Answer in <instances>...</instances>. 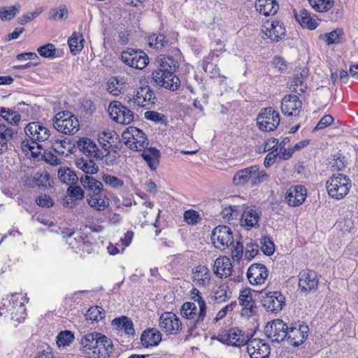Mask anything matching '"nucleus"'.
Returning <instances> with one entry per match:
<instances>
[{
    "instance_id": "c85d7f7f",
    "label": "nucleus",
    "mask_w": 358,
    "mask_h": 358,
    "mask_svg": "<svg viewBox=\"0 0 358 358\" xmlns=\"http://www.w3.org/2000/svg\"><path fill=\"white\" fill-rule=\"evenodd\" d=\"M192 281L197 286H206L209 284L210 275L208 268L204 265H199L192 270Z\"/></svg>"
},
{
    "instance_id": "680f3d73",
    "label": "nucleus",
    "mask_w": 358,
    "mask_h": 358,
    "mask_svg": "<svg viewBox=\"0 0 358 358\" xmlns=\"http://www.w3.org/2000/svg\"><path fill=\"white\" fill-rule=\"evenodd\" d=\"M38 54L45 58H55L57 57V49L52 43H48L41 46L37 50Z\"/></svg>"
},
{
    "instance_id": "9d476101",
    "label": "nucleus",
    "mask_w": 358,
    "mask_h": 358,
    "mask_svg": "<svg viewBox=\"0 0 358 358\" xmlns=\"http://www.w3.org/2000/svg\"><path fill=\"white\" fill-rule=\"evenodd\" d=\"M27 138L30 142L41 143L48 140L50 136V130L39 122L29 123L24 127Z\"/></svg>"
},
{
    "instance_id": "37998d69",
    "label": "nucleus",
    "mask_w": 358,
    "mask_h": 358,
    "mask_svg": "<svg viewBox=\"0 0 358 358\" xmlns=\"http://www.w3.org/2000/svg\"><path fill=\"white\" fill-rule=\"evenodd\" d=\"M83 38L80 34L74 32L68 40V45L71 52L76 55L83 48Z\"/></svg>"
},
{
    "instance_id": "7ed1b4c3",
    "label": "nucleus",
    "mask_w": 358,
    "mask_h": 358,
    "mask_svg": "<svg viewBox=\"0 0 358 358\" xmlns=\"http://www.w3.org/2000/svg\"><path fill=\"white\" fill-rule=\"evenodd\" d=\"M351 186L350 178L342 173L334 174L326 182L328 194L337 200L344 198L349 193Z\"/></svg>"
},
{
    "instance_id": "3c124183",
    "label": "nucleus",
    "mask_w": 358,
    "mask_h": 358,
    "mask_svg": "<svg viewBox=\"0 0 358 358\" xmlns=\"http://www.w3.org/2000/svg\"><path fill=\"white\" fill-rule=\"evenodd\" d=\"M22 148L24 152H30L31 155L34 157H38L41 154L42 150V145L41 143L30 142L28 139H24L22 142Z\"/></svg>"
},
{
    "instance_id": "f704fd0d",
    "label": "nucleus",
    "mask_w": 358,
    "mask_h": 358,
    "mask_svg": "<svg viewBox=\"0 0 358 358\" xmlns=\"http://www.w3.org/2000/svg\"><path fill=\"white\" fill-rule=\"evenodd\" d=\"M142 157L147 162L148 165L151 170H156L159 164V158L160 157V152L155 148H145L142 150Z\"/></svg>"
},
{
    "instance_id": "09e8293b",
    "label": "nucleus",
    "mask_w": 358,
    "mask_h": 358,
    "mask_svg": "<svg viewBox=\"0 0 358 358\" xmlns=\"http://www.w3.org/2000/svg\"><path fill=\"white\" fill-rule=\"evenodd\" d=\"M104 184L113 189H119L124 186V180L108 173H103L101 178Z\"/></svg>"
},
{
    "instance_id": "2eb2a0df",
    "label": "nucleus",
    "mask_w": 358,
    "mask_h": 358,
    "mask_svg": "<svg viewBox=\"0 0 358 358\" xmlns=\"http://www.w3.org/2000/svg\"><path fill=\"white\" fill-rule=\"evenodd\" d=\"M247 351L251 358H268L271 349L268 343L262 339H248L247 343Z\"/></svg>"
},
{
    "instance_id": "b1692460",
    "label": "nucleus",
    "mask_w": 358,
    "mask_h": 358,
    "mask_svg": "<svg viewBox=\"0 0 358 358\" xmlns=\"http://www.w3.org/2000/svg\"><path fill=\"white\" fill-rule=\"evenodd\" d=\"M319 280L316 273L312 270H305L299 274V285L302 290L308 292L317 288Z\"/></svg>"
},
{
    "instance_id": "5fc2aeb1",
    "label": "nucleus",
    "mask_w": 358,
    "mask_h": 358,
    "mask_svg": "<svg viewBox=\"0 0 358 358\" xmlns=\"http://www.w3.org/2000/svg\"><path fill=\"white\" fill-rule=\"evenodd\" d=\"M143 206L145 208H150V211H148L147 210H144L143 211V215L144 218L145 219V222H152L153 221H156L157 219L159 217L160 210H154V204L151 201H145L143 203Z\"/></svg>"
},
{
    "instance_id": "4d7b16f0",
    "label": "nucleus",
    "mask_w": 358,
    "mask_h": 358,
    "mask_svg": "<svg viewBox=\"0 0 358 358\" xmlns=\"http://www.w3.org/2000/svg\"><path fill=\"white\" fill-rule=\"evenodd\" d=\"M104 316L105 312L100 306L90 307L85 314L86 320L96 322L101 320Z\"/></svg>"
},
{
    "instance_id": "4be33fe9",
    "label": "nucleus",
    "mask_w": 358,
    "mask_h": 358,
    "mask_svg": "<svg viewBox=\"0 0 358 358\" xmlns=\"http://www.w3.org/2000/svg\"><path fill=\"white\" fill-rule=\"evenodd\" d=\"M86 200L91 208L98 211L104 210L110 204L109 199L103 192V190L90 193L87 195Z\"/></svg>"
},
{
    "instance_id": "e2e57ef3",
    "label": "nucleus",
    "mask_w": 358,
    "mask_h": 358,
    "mask_svg": "<svg viewBox=\"0 0 358 358\" xmlns=\"http://www.w3.org/2000/svg\"><path fill=\"white\" fill-rule=\"evenodd\" d=\"M20 6H9L0 8V18L2 20H10L19 13Z\"/></svg>"
},
{
    "instance_id": "864d4df0",
    "label": "nucleus",
    "mask_w": 358,
    "mask_h": 358,
    "mask_svg": "<svg viewBox=\"0 0 358 358\" xmlns=\"http://www.w3.org/2000/svg\"><path fill=\"white\" fill-rule=\"evenodd\" d=\"M148 43L150 47L162 49L168 44V40L163 34H152L148 36Z\"/></svg>"
},
{
    "instance_id": "338daca9",
    "label": "nucleus",
    "mask_w": 358,
    "mask_h": 358,
    "mask_svg": "<svg viewBox=\"0 0 358 358\" xmlns=\"http://www.w3.org/2000/svg\"><path fill=\"white\" fill-rule=\"evenodd\" d=\"M67 13L68 11L65 7L52 8L49 13V19L52 20H61Z\"/></svg>"
},
{
    "instance_id": "9b49d317",
    "label": "nucleus",
    "mask_w": 358,
    "mask_h": 358,
    "mask_svg": "<svg viewBox=\"0 0 358 358\" xmlns=\"http://www.w3.org/2000/svg\"><path fill=\"white\" fill-rule=\"evenodd\" d=\"M288 326L282 320L277 319L268 323L264 329L266 335L272 342L280 343L286 338Z\"/></svg>"
},
{
    "instance_id": "69168bd1",
    "label": "nucleus",
    "mask_w": 358,
    "mask_h": 358,
    "mask_svg": "<svg viewBox=\"0 0 358 358\" xmlns=\"http://www.w3.org/2000/svg\"><path fill=\"white\" fill-rule=\"evenodd\" d=\"M66 192L71 198L76 200H82L85 197V192L79 186H69Z\"/></svg>"
},
{
    "instance_id": "6ab92c4d",
    "label": "nucleus",
    "mask_w": 358,
    "mask_h": 358,
    "mask_svg": "<svg viewBox=\"0 0 358 358\" xmlns=\"http://www.w3.org/2000/svg\"><path fill=\"white\" fill-rule=\"evenodd\" d=\"M211 241L214 245L220 243L222 246H231L234 243L231 231L224 225H219L213 230Z\"/></svg>"
},
{
    "instance_id": "4c0bfd02",
    "label": "nucleus",
    "mask_w": 358,
    "mask_h": 358,
    "mask_svg": "<svg viewBox=\"0 0 358 358\" xmlns=\"http://www.w3.org/2000/svg\"><path fill=\"white\" fill-rule=\"evenodd\" d=\"M80 181L82 186L87 191L91 192V193L103 190V185L102 182L90 176L86 175L84 177H81Z\"/></svg>"
},
{
    "instance_id": "79ce46f5",
    "label": "nucleus",
    "mask_w": 358,
    "mask_h": 358,
    "mask_svg": "<svg viewBox=\"0 0 358 358\" xmlns=\"http://www.w3.org/2000/svg\"><path fill=\"white\" fill-rule=\"evenodd\" d=\"M76 166L86 174H95L99 167L92 159L81 158L76 161Z\"/></svg>"
},
{
    "instance_id": "a18cd8bd",
    "label": "nucleus",
    "mask_w": 358,
    "mask_h": 358,
    "mask_svg": "<svg viewBox=\"0 0 358 358\" xmlns=\"http://www.w3.org/2000/svg\"><path fill=\"white\" fill-rule=\"evenodd\" d=\"M0 115L12 125H17L21 120V116L17 112L4 107H0Z\"/></svg>"
},
{
    "instance_id": "ddd939ff",
    "label": "nucleus",
    "mask_w": 358,
    "mask_h": 358,
    "mask_svg": "<svg viewBox=\"0 0 358 358\" xmlns=\"http://www.w3.org/2000/svg\"><path fill=\"white\" fill-rule=\"evenodd\" d=\"M309 328L304 324H295L288 327L286 338L293 346L301 345L308 336Z\"/></svg>"
},
{
    "instance_id": "58836bf2",
    "label": "nucleus",
    "mask_w": 358,
    "mask_h": 358,
    "mask_svg": "<svg viewBox=\"0 0 358 358\" xmlns=\"http://www.w3.org/2000/svg\"><path fill=\"white\" fill-rule=\"evenodd\" d=\"M58 178L61 182L69 185L76 184L78 178L73 171L68 167H60L57 171Z\"/></svg>"
},
{
    "instance_id": "49530a36",
    "label": "nucleus",
    "mask_w": 358,
    "mask_h": 358,
    "mask_svg": "<svg viewBox=\"0 0 358 358\" xmlns=\"http://www.w3.org/2000/svg\"><path fill=\"white\" fill-rule=\"evenodd\" d=\"M52 148L59 155H68L71 150V143L66 138L63 140L56 139L52 142Z\"/></svg>"
},
{
    "instance_id": "7c9ffc66",
    "label": "nucleus",
    "mask_w": 358,
    "mask_h": 358,
    "mask_svg": "<svg viewBox=\"0 0 358 358\" xmlns=\"http://www.w3.org/2000/svg\"><path fill=\"white\" fill-rule=\"evenodd\" d=\"M256 10L265 16L274 15L279 9L277 0H256Z\"/></svg>"
},
{
    "instance_id": "aec40b11",
    "label": "nucleus",
    "mask_w": 358,
    "mask_h": 358,
    "mask_svg": "<svg viewBox=\"0 0 358 358\" xmlns=\"http://www.w3.org/2000/svg\"><path fill=\"white\" fill-rule=\"evenodd\" d=\"M100 339H103L105 343H107V337L99 332L90 333L82 338L81 350L86 358H90V352H93V350L96 349L95 346Z\"/></svg>"
},
{
    "instance_id": "1a4fd4ad",
    "label": "nucleus",
    "mask_w": 358,
    "mask_h": 358,
    "mask_svg": "<svg viewBox=\"0 0 358 358\" xmlns=\"http://www.w3.org/2000/svg\"><path fill=\"white\" fill-rule=\"evenodd\" d=\"M218 340L226 345L240 347L245 345L248 341V336L239 329L231 328L220 333Z\"/></svg>"
},
{
    "instance_id": "13d9d810",
    "label": "nucleus",
    "mask_w": 358,
    "mask_h": 358,
    "mask_svg": "<svg viewBox=\"0 0 358 358\" xmlns=\"http://www.w3.org/2000/svg\"><path fill=\"white\" fill-rule=\"evenodd\" d=\"M290 89L292 92L296 93L298 95H301L306 91V86L303 83L302 74H296L292 80V83L290 86Z\"/></svg>"
},
{
    "instance_id": "a211bd4d",
    "label": "nucleus",
    "mask_w": 358,
    "mask_h": 358,
    "mask_svg": "<svg viewBox=\"0 0 358 358\" xmlns=\"http://www.w3.org/2000/svg\"><path fill=\"white\" fill-rule=\"evenodd\" d=\"M281 111L288 116H297L302 108V102L297 95H286L281 101Z\"/></svg>"
},
{
    "instance_id": "a878e982",
    "label": "nucleus",
    "mask_w": 358,
    "mask_h": 358,
    "mask_svg": "<svg viewBox=\"0 0 358 358\" xmlns=\"http://www.w3.org/2000/svg\"><path fill=\"white\" fill-rule=\"evenodd\" d=\"M93 352H90V358H106V357H115V355L113 354V345L110 339L107 337V343L103 339L98 341Z\"/></svg>"
},
{
    "instance_id": "774afa93",
    "label": "nucleus",
    "mask_w": 358,
    "mask_h": 358,
    "mask_svg": "<svg viewBox=\"0 0 358 358\" xmlns=\"http://www.w3.org/2000/svg\"><path fill=\"white\" fill-rule=\"evenodd\" d=\"M36 358H55L52 349L48 345L41 346L36 354Z\"/></svg>"
},
{
    "instance_id": "0e129e2a",
    "label": "nucleus",
    "mask_w": 358,
    "mask_h": 358,
    "mask_svg": "<svg viewBox=\"0 0 358 358\" xmlns=\"http://www.w3.org/2000/svg\"><path fill=\"white\" fill-rule=\"evenodd\" d=\"M341 33V30L336 29L329 33L320 34L319 38L324 41L328 45H331L338 41V37Z\"/></svg>"
},
{
    "instance_id": "6e6d98bb",
    "label": "nucleus",
    "mask_w": 358,
    "mask_h": 358,
    "mask_svg": "<svg viewBox=\"0 0 358 358\" xmlns=\"http://www.w3.org/2000/svg\"><path fill=\"white\" fill-rule=\"evenodd\" d=\"M241 213V207L238 206H229L224 208L222 211V216L228 221L236 220Z\"/></svg>"
},
{
    "instance_id": "de8ad7c7",
    "label": "nucleus",
    "mask_w": 358,
    "mask_h": 358,
    "mask_svg": "<svg viewBox=\"0 0 358 358\" xmlns=\"http://www.w3.org/2000/svg\"><path fill=\"white\" fill-rule=\"evenodd\" d=\"M33 186L46 188L50 186V175L46 171L36 172L33 178Z\"/></svg>"
},
{
    "instance_id": "c756f323",
    "label": "nucleus",
    "mask_w": 358,
    "mask_h": 358,
    "mask_svg": "<svg viewBox=\"0 0 358 358\" xmlns=\"http://www.w3.org/2000/svg\"><path fill=\"white\" fill-rule=\"evenodd\" d=\"M156 62L158 64V69L155 70L152 73H168L169 71H176L178 67V62L176 61L172 57L166 56L165 55H160L156 59Z\"/></svg>"
},
{
    "instance_id": "473e14b6",
    "label": "nucleus",
    "mask_w": 358,
    "mask_h": 358,
    "mask_svg": "<svg viewBox=\"0 0 358 358\" xmlns=\"http://www.w3.org/2000/svg\"><path fill=\"white\" fill-rule=\"evenodd\" d=\"M112 325L120 332H124L125 334L130 336L134 334V324L130 318L126 316L115 318L112 321Z\"/></svg>"
},
{
    "instance_id": "e433bc0d",
    "label": "nucleus",
    "mask_w": 358,
    "mask_h": 358,
    "mask_svg": "<svg viewBox=\"0 0 358 358\" xmlns=\"http://www.w3.org/2000/svg\"><path fill=\"white\" fill-rule=\"evenodd\" d=\"M16 131L10 127L0 124V154L7 150V143L13 139Z\"/></svg>"
},
{
    "instance_id": "393cba45",
    "label": "nucleus",
    "mask_w": 358,
    "mask_h": 358,
    "mask_svg": "<svg viewBox=\"0 0 358 358\" xmlns=\"http://www.w3.org/2000/svg\"><path fill=\"white\" fill-rule=\"evenodd\" d=\"M232 271L233 266L229 257H220L215 259L213 273L217 277L227 278L231 275Z\"/></svg>"
},
{
    "instance_id": "603ef678",
    "label": "nucleus",
    "mask_w": 358,
    "mask_h": 358,
    "mask_svg": "<svg viewBox=\"0 0 358 358\" xmlns=\"http://www.w3.org/2000/svg\"><path fill=\"white\" fill-rule=\"evenodd\" d=\"M231 296V292L229 291L227 285H221L214 291V299L217 303L224 302Z\"/></svg>"
},
{
    "instance_id": "f257e3e1",
    "label": "nucleus",
    "mask_w": 358,
    "mask_h": 358,
    "mask_svg": "<svg viewBox=\"0 0 358 358\" xmlns=\"http://www.w3.org/2000/svg\"><path fill=\"white\" fill-rule=\"evenodd\" d=\"M196 295L194 296V302H186L182 304L180 308V314L189 320L192 325L190 331L199 326L206 315V305L205 301L201 296V293L196 289Z\"/></svg>"
},
{
    "instance_id": "c9c22d12",
    "label": "nucleus",
    "mask_w": 358,
    "mask_h": 358,
    "mask_svg": "<svg viewBox=\"0 0 358 358\" xmlns=\"http://www.w3.org/2000/svg\"><path fill=\"white\" fill-rule=\"evenodd\" d=\"M259 219V216L255 210H247L241 215V224L249 230L257 224Z\"/></svg>"
},
{
    "instance_id": "f8f14e48",
    "label": "nucleus",
    "mask_w": 358,
    "mask_h": 358,
    "mask_svg": "<svg viewBox=\"0 0 358 358\" xmlns=\"http://www.w3.org/2000/svg\"><path fill=\"white\" fill-rule=\"evenodd\" d=\"M174 73L175 71L152 73V79L157 85L171 91H176L180 86V80Z\"/></svg>"
},
{
    "instance_id": "bf43d9fd",
    "label": "nucleus",
    "mask_w": 358,
    "mask_h": 358,
    "mask_svg": "<svg viewBox=\"0 0 358 358\" xmlns=\"http://www.w3.org/2000/svg\"><path fill=\"white\" fill-rule=\"evenodd\" d=\"M74 338L73 334L70 331H61L57 337V344L59 347L69 345Z\"/></svg>"
},
{
    "instance_id": "052dcab7",
    "label": "nucleus",
    "mask_w": 358,
    "mask_h": 358,
    "mask_svg": "<svg viewBox=\"0 0 358 358\" xmlns=\"http://www.w3.org/2000/svg\"><path fill=\"white\" fill-rule=\"evenodd\" d=\"M344 159L345 157H342L341 154H336L330 158L329 164L333 171H341L345 166Z\"/></svg>"
},
{
    "instance_id": "8fccbe9b",
    "label": "nucleus",
    "mask_w": 358,
    "mask_h": 358,
    "mask_svg": "<svg viewBox=\"0 0 358 358\" xmlns=\"http://www.w3.org/2000/svg\"><path fill=\"white\" fill-rule=\"evenodd\" d=\"M310 6L317 12L324 13L329 10L333 5L334 0H308Z\"/></svg>"
},
{
    "instance_id": "72a5a7b5",
    "label": "nucleus",
    "mask_w": 358,
    "mask_h": 358,
    "mask_svg": "<svg viewBox=\"0 0 358 358\" xmlns=\"http://www.w3.org/2000/svg\"><path fill=\"white\" fill-rule=\"evenodd\" d=\"M141 340L142 345L146 348L156 346L162 341V334L157 329H149L143 332Z\"/></svg>"
},
{
    "instance_id": "412c9836",
    "label": "nucleus",
    "mask_w": 358,
    "mask_h": 358,
    "mask_svg": "<svg viewBox=\"0 0 358 358\" xmlns=\"http://www.w3.org/2000/svg\"><path fill=\"white\" fill-rule=\"evenodd\" d=\"M262 32L272 41L278 42L285 34V27L279 21L267 20L262 26Z\"/></svg>"
},
{
    "instance_id": "f3484780",
    "label": "nucleus",
    "mask_w": 358,
    "mask_h": 358,
    "mask_svg": "<svg viewBox=\"0 0 358 358\" xmlns=\"http://www.w3.org/2000/svg\"><path fill=\"white\" fill-rule=\"evenodd\" d=\"M268 276L266 266L262 264H252L247 271V278L252 285H263Z\"/></svg>"
},
{
    "instance_id": "4468645a",
    "label": "nucleus",
    "mask_w": 358,
    "mask_h": 358,
    "mask_svg": "<svg viewBox=\"0 0 358 358\" xmlns=\"http://www.w3.org/2000/svg\"><path fill=\"white\" fill-rule=\"evenodd\" d=\"M133 99L135 104L148 109L153 108L157 100L153 91L148 85L139 87Z\"/></svg>"
},
{
    "instance_id": "20e7f679",
    "label": "nucleus",
    "mask_w": 358,
    "mask_h": 358,
    "mask_svg": "<svg viewBox=\"0 0 358 358\" xmlns=\"http://www.w3.org/2000/svg\"><path fill=\"white\" fill-rule=\"evenodd\" d=\"M124 143L131 150L142 151L148 145L147 137L142 130L129 127L122 134Z\"/></svg>"
},
{
    "instance_id": "f03ea898",
    "label": "nucleus",
    "mask_w": 358,
    "mask_h": 358,
    "mask_svg": "<svg viewBox=\"0 0 358 358\" xmlns=\"http://www.w3.org/2000/svg\"><path fill=\"white\" fill-rule=\"evenodd\" d=\"M268 175L258 166L250 167L238 171L234 176L233 182L235 185H244L248 182L251 187H255L265 182Z\"/></svg>"
},
{
    "instance_id": "2f4dec72",
    "label": "nucleus",
    "mask_w": 358,
    "mask_h": 358,
    "mask_svg": "<svg viewBox=\"0 0 358 358\" xmlns=\"http://www.w3.org/2000/svg\"><path fill=\"white\" fill-rule=\"evenodd\" d=\"M294 17L303 28L313 30L319 25L317 20L313 18L306 9H301L299 12L294 10Z\"/></svg>"
},
{
    "instance_id": "ea45409f",
    "label": "nucleus",
    "mask_w": 358,
    "mask_h": 358,
    "mask_svg": "<svg viewBox=\"0 0 358 358\" xmlns=\"http://www.w3.org/2000/svg\"><path fill=\"white\" fill-rule=\"evenodd\" d=\"M118 135L114 130L104 131L99 134V141L102 145L103 148L108 150L113 143H115Z\"/></svg>"
},
{
    "instance_id": "cd10ccee",
    "label": "nucleus",
    "mask_w": 358,
    "mask_h": 358,
    "mask_svg": "<svg viewBox=\"0 0 358 358\" xmlns=\"http://www.w3.org/2000/svg\"><path fill=\"white\" fill-rule=\"evenodd\" d=\"M78 148L88 157L99 159L103 157V153L99 150L96 144L90 138H83L78 142Z\"/></svg>"
},
{
    "instance_id": "5701e85b",
    "label": "nucleus",
    "mask_w": 358,
    "mask_h": 358,
    "mask_svg": "<svg viewBox=\"0 0 358 358\" xmlns=\"http://www.w3.org/2000/svg\"><path fill=\"white\" fill-rule=\"evenodd\" d=\"M240 304L243 307L241 315L245 317H250L256 312V304L253 300L250 289H245L240 292L238 296Z\"/></svg>"
},
{
    "instance_id": "39448f33",
    "label": "nucleus",
    "mask_w": 358,
    "mask_h": 358,
    "mask_svg": "<svg viewBox=\"0 0 358 358\" xmlns=\"http://www.w3.org/2000/svg\"><path fill=\"white\" fill-rule=\"evenodd\" d=\"M53 125L58 131L65 134L76 133L80 127L77 117L67 111L58 113L55 116Z\"/></svg>"
},
{
    "instance_id": "423d86ee",
    "label": "nucleus",
    "mask_w": 358,
    "mask_h": 358,
    "mask_svg": "<svg viewBox=\"0 0 358 358\" xmlns=\"http://www.w3.org/2000/svg\"><path fill=\"white\" fill-rule=\"evenodd\" d=\"M280 122L279 113L271 107L262 109L257 117V124L263 131H274Z\"/></svg>"
},
{
    "instance_id": "dca6fc26",
    "label": "nucleus",
    "mask_w": 358,
    "mask_h": 358,
    "mask_svg": "<svg viewBox=\"0 0 358 358\" xmlns=\"http://www.w3.org/2000/svg\"><path fill=\"white\" fill-rule=\"evenodd\" d=\"M262 303L268 312L278 313L285 305V297L280 292H270L263 296Z\"/></svg>"
},
{
    "instance_id": "c03bdc74",
    "label": "nucleus",
    "mask_w": 358,
    "mask_h": 358,
    "mask_svg": "<svg viewBox=\"0 0 358 358\" xmlns=\"http://www.w3.org/2000/svg\"><path fill=\"white\" fill-rule=\"evenodd\" d=\"M132 58V61L129 64V66L132 68L143 69L145 68L148 64V57L143 51L136 50Z\"/></svg>"
},
{
    "instance_id": "0eeeda50",
    "label": "nucleus",
    "mask_w": 358,
    "mask_h": 358,
    "mask_svg": "<svg viewBox=\"0 0 358 358\" xmlns=\"http://www.w3.org/2000/svg\"><path fill=\"white\" fill-rule=\"evenodd\" d=\"M108 112L110 117L120 124H129L134 119V113L119 101L110 102Z\"/></svg>"
},
{
    "instance_id": "6e6552de",
    "label": "nucleus",
    "mask_w": 358,
    "mask_h": 358,
    "mask_svg": "<svg viewBox=\"0 0 358 358\" xmlns=\"http://www.w3.org/2000/svg\"><path fill=\"white\" fill-rule=\"evenodd\" d=\"M160 329L166 334L176 335L182 329V323L179 318L171 312L162 314L159 320Z\"/></svg>"
},
{
    "instance_id": "bb28decb",
    "label": "nucleus",
    "mask_w": 358,
    "mask_h": 358,
    "mask_svg": "<svg viewBox=\"0 0 358 358\" xmlns=\"http://www.w3.org/2000/svg\"><path fill=\"white\" fill-rule=\"evenodd\" d=\"M306 197V189L302 185L291 187L287 192L286 199L289 206H298L302 204Z\"/></svg>"
},
{
    "instance_id": "a19ab883",
    "label": "nucleus",
    "mask_w": 358,
    "mask_h": 358,
    "mask_svg": "<svg viewBox=\"0 0 358 358\" xmlns=\"http://www.w3.org/2000/svg\"><path fill=\"white\" fill-rule=\"evenodd\" d=\"M124 83L122 78L113 77L107 83V91L114 96H118L124 90Z\"/></svg>"
}]
</instances>
